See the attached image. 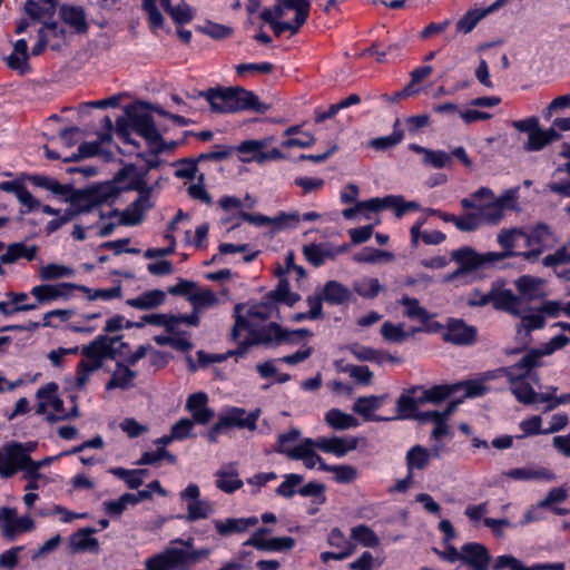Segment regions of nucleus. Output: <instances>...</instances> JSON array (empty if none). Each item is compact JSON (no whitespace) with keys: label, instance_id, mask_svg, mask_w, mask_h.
<instances>
[{"label":"nucleus","instance_id":"1","mask_svg":"<svg viewBox=\"0 0 570 570\" xmlns=\"http://www.w3.org/2000/svg\"><path fill=\"white\" fill-rule=\"evenodd\" d=\"M517 229L502 230L498 235V243L504 252L479 253L471 246H462L451 252V259L459 266L455 271L443 276V283L450 284L461 281L462 285H469L476 281L483 279L481 269L501 262L508 257L519 256L514 252Z\"/></svg>","mask_w":570,"mask_h":570},{"label":"nucleus","instance_id":"2","mask_svg":"<svg viewBox=\"0 0 570 570\" xmlns=\"http://www.w3.org/2000/svg\"><path fill=\"white\" fill-rule=\"evenodd\" d=\"M189 98L204 97L210 106V110L216 114H235L243 110H250L257 114H265L269 105L262 102L259 98L250 90L243 87H210L204 91H197L195 95H188Z\"/></svg>","mask_w":570,"mask_h":570},{"label":"nucleus","instance_id":"3","mask_svg":"<svg viewBox=\"0 0 570 570\" xmlns=\"http://www.w3.org/2000/svg\"><path fill=\"white\" fill-rule=\"evenodd\" d=\"M240 308V305L235 307V323L230 332L233 342L238 341L242 332H247L256 345H264L265 347H275L285 343L295 344L301 338L313 335L308 328L287 330L276 322L257 327L246 316L239 314Z\"/></svg>","mask_w":570,"mask_h":570},{"label":"nucleus","instance_id":"4","mask_svg":"<svg viewBox=\"0 0 570 570\" xmlns=\"http://www.w3.org/2000/svg\"><path fill=\"white\" fill-rule=\"evenodd\" d=\"M122 335L109 337L107 335H98L89 345L82 348V355L87 360H81L77 366V375L73 380V389L82 387L91 372L102 366L105 358H115L121 355L120 350L115 348L116 342L120 341Z\"/></svg>","mask_w":570,"mask_h":570},{"label":"nucleus","instance_id":"5","mask_svg":"<svg viewBox=\"0 0 570 570\" xmlns=\"http://www.w3.org/2000/svg\"><path fill=\"white\" fill-rule=\"evenodd\" d=\"M210 550L168 547L145 560L146 570H191L193 566L208 558Z\"/></svg>","mask_w":570,"mask_h":570},{"label":"nucleus","instance_id":"6","mask_svg":"<svg viewBox=\"0 0 570 570\" xmlns=\"http://www.w3.org/2000/svg\"><path fill=\"white\" fill-rule=\"evenodd\" d=\"M59 16L62 23L52 20L38 28L37 42L31 48L32 56L41 55L48 46L52 50H60L68 45V36L63 24L71 26V7L61 6Z\"/></svg>","mask_w":570,"mask_h":570},{"label":"nucleus","instance_id":"7","mask_svg":"<svg viewBox=\"0 0 570 570\" xmlns=\"http://www.w3.org/2000/svg\"><path fill=\"white\" fill-rule=\"evenodd\" d=\"M58 6V0H27L23 6L27 18L17 22L16 33L21 35L38 22L45 26V22L52 21Z\"/></svg>","mask_w":570,"mask_h":570},{"label":"nucleus","instance_id":"8","mask_svg":"<svg viewBox=\"0 0 570 570\" xmlns=\"http://www.w3.org/2000/svg\"><path fill=\"white\" fill-rule=\"evenodd\" d=\"M57 390L58 385L50 382L37 392V399L39 401L37 413L46 414L47 420L51 422L63 420L68 415L62 400L57 396Z\"/></svg>","mask_w":570,"mask_h":570},{"label":"nucleus","instance_id":"9","mask_svg":"<svg viewBox=\"0 0 570 570\" xmlns=\"http://www.w3.org/2000/svg\"><path fill=\"white\" fill-rule=\"evenodd\" d=\"M35 528L30 517H18L13 508H0V531L4 539L13 541L19 534L29 532Z\"/></svg>","mask_w":570,"mask_h":570},{"label":"nucleus","instance_id":"10","mask_svg":"<svg viewBox=\"0 0 570 570\" xmlns=\"http://www.w3.org/2000/svg\"><path fill=\"white\" fill-rule=\"evenodd\" d=\"M490 303L497 311H504L514 315L519 314L517 309V305L519 304L518 296H515L511 289L501 288L495 284L492 285L490 292L487 293L481 301H471L470 306L483 307Z\"/></svg>","mask_w":570,"mask_h":570},{"label":"nucleus","instance_id":"11","mask_svg":"<svg viewBox=\"0 0 570 570\" xmlns=\"http://www.w3.org/2000/svg\"><path fill=\"white\" fill-rule=\"evenodd\" d=\"M126 114L131 121V129L146 140L148 147L154 146L155 140H160V132L151 115L130 108H127Z\"/></svg>","mask_w":570,"mask_h":570},{"label":"nucleus","instance_id":"12","mask_svg":"<svg viewBox=\"0 0 570 570\" xmlns=\"http://www.w3.org/2000/svg\"><path fill=\"white\" fill-rule=\"evenodd\" d=\"M421 385L404 389L395 402V416L397 420H413L417 415Z\"/></svg>","mask_w":570,"mask_h":570},{"label":"nucleus","instance_id":"13","mask_svg":"<svg viewBox=\"0 0 570 570\" xmlns=\"http://www.w3.org/2000/svg\"><path fill=\"white\" fill-rule=\"evenodd\" d=\"M476 334V328L468 325L463 320L449 318L443 340L454 345H471L474 343Z\"/></svg>","mask_w":570,"mask_h":570},{"label":"nucleus","instance_id":"14","mask_svg":"<svg viewBox=\"0 0 570 570\" xmlns=\"http://www.w3.org/2000/svg\"><path fill=\"white\" fill-rule=\"evenodd\" d=\"M10 449L16 453L14 459H8L7 461L9 469H12L10 478L18 471H23L28 480L40 479L39 470L43 466V462L32 461L30 455H27L20 445H10Z\"/></svg>","mask_w":570,"mask_h":570},{"label":"nucleus","instance_id":"15","mask_svg":"<svg viewBox=\"0 0 570 570\" xmlns=\"http://www.w3.org/2000/svg\"><path fill=\"white\" fill-rule=\"evenodd\" d=\"M492 556L489 549L480 542L463 544L462 563L472 570H489Z\"/></svg>","mask_w":570,"mask_h":570},{"label":"nucleus","instance_id":"16","mask_svg":"<svg viewBox=\"0 0 570 570\" xmlns=\"http://www.w3.org/2000/svg\"><path fill=\"white\" fill-rule=\"evenodd\" d=\"M556 352L553 345H551V341L543 344L541 347L530 348L519 361L518 366L527 370L532 382L538 383L539 374L534 372V370L542 367L543 362L542 357L546 355H551Z\"/></svg>","mask_w":570,"mask_h":570},{"label":"nucleus","instance_id":"17","mask_svg":"<svg viewBox=\"0 0 570 570\" xmlns=\"http://www.w3.org/2000/svg\"><path fill=\"white\" fill-rule=\"evenodd\" d=\"M316 439L306 438L298 445L292 448L288 451V459L295 461H303L306 469H314L318 463V470L322 471V462H325L321 455H318L314 449H316Z\"/></svg>","mask_w":570,"mask_h":570},{"label":"nucleus","instance_id":"18","mask_svg":"<svg viewBox=\"0 0 570 570\" xmlns=\"http://www.w3.org/2000/svg\"><path fill=\"white\" fill-rule=\"evenodd\" d=\"M258 412L259 411L256 410L255 412L247 413L245 409L234 406L224 415H220L219 419L226 429L239 428L254 431L257 428Z\"/></svg>","mask_w":570,"mask_h":570},{"label":"nucleus","instance_id":"19","mask_svg":"<svg viewBox=\"0 0 570 570\" xmlns=\"http://www.w3.org/2000/svg\"><path fill=\"white\" fill-rule=\"evenodd\" d=\"M121 181L116 180V175L112 180L101 183L87 191L88 202L91 205H100L108 202H114L122 191H126Z\"/></svg>","mask_w":570,"mask_h":570},{"label":"nucleus","instance_id":"20","mask_svg":"<svg viewBox=\"0 0 570 570\" xmlns=\"http://www.w3.org/2000/svg\"><path fill=\"white\" fill-rule=\"evenodd\" d=\"M316 449L325 453H332L337 458L345 456L350 451L355 450L358 445V440L357 438L354 436H351L348 439L340 436H322L316 439Z\"/></svg>","mask_w":570,"mask_h":570},{"label":"nucleus","instance_id":"21","mask_svg":"<svg viewBox=\"0 0 570 570\" xmlns=\"http://www.w3.org/2000/svg\"><path fill=\"white\" fill-rule=\"evenodd\" d=\"M462 386V383L436 384L428 389L424 385H421L422 390H420L419 401L423 404H440L452 396L455 392L460 391Z\"/></svg>","mask_w":570,"mask_h":570},{"label":"nucleus","instance_id":"22","mask_svg":"<svg viewBox=\"0 0 570 570\" xmlns=\"http://www.w3.org/2000/svg\"><path fill=\"white\" fill-rule=\"evenodd\" d=\"M149 171L150 170H147L146 166L144 168H137L134 164H126L116 173V180L125 183L127 177L130 174H134L135 179L124 186L125 190H147V187H150L146 181V177Z\"/></svg>","mask_w":570,"mask_h":570},{"label":"nucleus","instance_id":"23","mask_svg":"<svg viewBox=\"0 0 570 570\" xmlns=\"http://www.w3.org/2000/svg\"><path fill=\"white\" fill-rule=\"evenodd\" d=\"M273 137H266L263 139H248L242 141L238 146L234 147V153L238 154V160L244 164L257 163L259 154H262V149H265Z\"/></svg>","mask_w":570,"mask_h":570},{"label":"nucleus","instance_id":"24","mask_svg":"<svg viewBox=\"0 0 570 570\" xmlns=\"http://www.w3.org/2000/svg\"><path fill=\"white\" fill-rule=\"evenodd\" d=\"M151 204L140 206V200L132 202L126 209L119 212L118 209H110L108 214H102V217H116L119 216V224L122 226H136L141 219L144 212L149 209Z\"/></svg>","mask_w":570,"mask_h":570},{"label":"nucleus","instance_id":"25","mask_svg":"<svg viewBox=\"0 0 570 570\" xmlns=\"http://www.w3.org/2000/svg\"><path fill=\"white\" fill-rule=\"evenodd\" d=\"M562 135L553 127L549 129L537 128L531 135L528 136V141L524 144L525 151H540L550 144L560 140Z\"/></svg>","mask_w":570,"mask_h":570},{"label":"nucleus","instance_id":"26","mask_svg":"<svg viewBox=\"0 0 570 570\" xmlns=\"http://www.w3.org/2000/svg\"><path fill=\"white\" fill-rule=\"evenodd\" d=\"M28 180L40 188L51 191V194L65 202H71V185L60 184L58 180L43 176V175H30Z\"/></svg>","mask_w":570,"mask_h":570},{"label":"nucleus","instance_id":"27","mask_svg":"<svg viewBox=\"0 0 570 570\" xmlns=\"http://www.w3.org/2000/svg\"><path fill=\"white\" fill-rule=\"evenodd\" d=\"M7 65L20 75H26L30 71L28 41L26 38H21L13 43V51L7 58Z\"/></svg>","mask_w":570,"mask_h":570},{"label":"nucleus","instance_id":"28","mask_svg":"<svg viewBox=\"0 0 570 570\" xmlns=\"http://www.w3.org/2000/svg\"><path fill=\"white\" fill-rule=\"evenodd\" d=\"M265 299H268V304H285L293 307L301 299V295L291 291V284L287 278H281L275 289L265 294Z\"/></svg>","mask_w":570,"mask_h":570},{"label":"nucleus","instance_id":"29","mask_svg":"<svg viewBox=\"0 0 570 570\" xmlns=\"http://www.w3.org/2000/svg\"><path fill=\"white\" fill-rule=\"evenodd\" d=\"M98 530L91 527L79 528L73 532V552L98 553V540L94 537Z\"/></svg>","mask_w":570,"mask_h":570},{"label":"nucleus","instance_id":"30","mask_svg":"<svg viewBox=\"0 0 570 570\" xmlns=\"http://www.w3.org/2000/svg\"><path fill=\"white\" fill-rule=\"evenodd\" d=\"M136 377L137 372L130 370L129 365H124L121 362H117L116 370L112 372L110 380L106 384V390H128L134 386Z\"/></svg>","mask_w":570,"mask_h":570},{"label":"nucleus","instance_id":"31","mask_svg":"<svg viewBox=\"0 0 570 570\" xmlns=\"http://www.w3.org/2000/svg\"><path fill=\"white\" fill-rule=\"evenodd\" d=\"M382 403V396H360L354 405L353 411L360 415H362L366 421H374V422H381V421H390V417H383L379 415H372L374 411H376Z\"/></svg>","mask_w":570,"mask_h":570},{"label":"nucleus","instance_id":"32","mask_svg":"<svg viewBox=\"0 0 570 570\" xmlns=\"http://www.w3.org/2000/svg\"><path fill=\"white\" fill-rule=\"evenodd\" d=\"M322 295L330 305H343L352 298L351 289L337 281L326 282Z\"/></svg>","mask_w":570,"mask_h":570},{"label":"nucleus","instance_id":"33","mask_svg":"<svg viewBox=\"0 0 570 570\" xmlns=\"http://www.w3.org/2000/svg\"><path fill=\"white\" fill-rule=\"evenodd\" d=\"M258 523L256 517L249 518H228L225 521L216 520L215 528L220 535H228L232 533L245 532L249 527H254Z\"/></svg>","mask_w":570,"mask_h":570},{"label":"nucleus","instance_id":"34","mask_svg":"<svg viewBox=\"0 0 570 570\" xmlns=\"http://www.w3.org/2000/svg\"><path fill=\"white\" fill-rule=\"evenodd\" d=\"M324 421L330 428L337 431H344L360 425L358 420L354 415L336 407L330 409L325 413Z\"/></svg>","mask_w":570,"mask_h":570},{"label":"nucleus","instance_id":"35","mask_svg":"<svg viewBox=\"0 0 570 570\" xmlns=\"http://www.w3.org/2000/svg\"><path fill=\"white\" fill-rule=\"evenodd\" d=\"M389 198L373 197L367 200L356 202L353 207H348L342 210V216L347 219H354L357 214L363 212L379 213L384 210V207L389 206Z\"/></svg>","mask_w":570,"mask_h":570},{"label":"nucleus","instance_id":"36","mask_svg":"<svg viewBox=\"0 0 570 570\" xmlns=\"http://www.w3.org/2000/svg\"><path fill=\"white\" fill-rule=\"evenodd\" d=\"M70 288L71 284L69 283H61L59 285L45 284L35 286L31 289V294L36 297L37 303L35 304L38 306L39 304L58 299L59 297L66 295V291Z\"/></svg>","mask_w":570,"mask_h":570},{"label":"nucleus","instance_id":"37","mask_svg":"<svg viewBox=\"0 0 570 570\" xmlns=\"http://www.w3.org/2000/svg\"><path fill=\"white\" fill-rule=\"evenodd\" d=\"M431 452L429 449L415 444L409 449L405 455L406 470L413 473L415 470H425L431 460Z\"/></svg>","mask_w":570,"mask_h":570},{"label":"nucleus","instance_id":"38","mask_svg":"<svg viewBox=\"0 0 570 570\" xmlns=\"http://www.w3.org/2000/svg\"><path fill=\"white\" fill-rule=\"evenodd\" d=\"M166 299L161 289H151L140 294L138 297L127 299V305L138 309H151L160 306Z\"/></svg>","mask_w":570,"mask_h":570},{"label":"nucleus","instance_id":"39","mask_svg":"<svg viewBox=\"0 0 570 570\" xmlns=\"http://www.w3.org/2000/svg\"><path fill=\"white\" fill-rule=\"evenodd\" d=\"M505 475L510 479L518 481H530V480H546L552 481L556 475L552 471L546 468L530 469V468H515L509 470Z\"/></svg>","mask_w":570,"mask_h":570},{"label":"nucleus","instance_id":"40","mask_svg":"<svg viewBox=\"0 0 570 570\" xmlns=\"http://www.w3.org/2000/svg\"><path fill=\"white\" fill-rule=\"evenodd\" d=\"M61 144L66 148L71 146V130L62 128L57 137L49 139L48 145L45 146L46 155L49 159H62L65 163L71 161V156H63L57 151L56 147Z\"/></svg>","mask_w":570,"mask_h":570},{"label":"nucleus","instance_id":"41","mask_svg":"<svg viewBox=\"0 0 570 570\" xmlns=\"http://www.w3.org/2000/svg\"><path fill=\"white\" fill-rule=\"evenodd\" d=\"M111 141V132H104L99 135V139L95 141H85L78 147V153L73 154V163L82 158L104 155L102 142Z\"/></svg>","mask_w":570,"mask_h":570},{"label":"nucleus","instance_id":"42","mask_svg":"<svg viewBox=\"0 0 570 570\" xmlns=\"http://www.w3.org/2000/svg\"><path fill=\"white\" fill-rule=\"evenodd\" d=\"M400 119L396 118L393 124L391 135L373 138L370 146L375 150L385 151L397 146L404 138V131L400 128Z\"/></svg>","mask_w":570,"mask_h":570},{"label":"nucleus","instance_id":"43","mask_svg":"<svg viewBox=\"0 0 570 570\" xmlns=\"http://www.w3.org/2000/svg\"><path fill=\"white\" fill-rule=\"evenodd\" d=\"M500 377H507L509 383H514L522 379H530L527 370L518 366V362L510 366L498 367L484 373V380H497Z\"/></svg>","mask_w":570,"mask_h":570},{"label":"nucleus","instance_id":"44","mask_svg":"<svg viewBox=\"0 0 570 570\" xmlns=\"http://www.w3.org/2000/svg\"><path fill=\"white\" fill-rule=\"evenodd\" d=\"M528 380L529 379H522L510 383V390L519 403L532 405L538 403V393L533 390Z\"/></svg>","mask_w":570,"mask_h":570},{"label":"nucleus","instance_id":"45","mask_svg":"<svg viewBox=\"0 0 570 570\" xmlns=\"http://www.w3.org/2000/svg\"><path fill=\"white\" fill-rule=\"evenodd\" d=\"M400 303L405 307L404 316L409 320H417L420 323H426L434 316L429 311L420 305V302L415 297L404 295Z\"/></svg>","mask_w":570,"mask_h":570},{"label":"nucleus","instance_id":"46","mask_svg":"<svg viewBox=\"0 0 570 570\" xmlns=\"http://www.w3.org/2000/svg\"><path fill=\"white\" fill-rule=\"evenodd\" d=\"M351 539L365 548H376L380 546V538L366 524H358L351 529Z\"/></svg>","mask_w":570,"mask_h":570},{"label":"nucleus","instance_id":"47","mask_svg":"<svg viewBox=\"0 0 570 570\" xmlns=\"http://www.w3.org/2000/svg\"><path fill=\"white\" fill-rule=\"evenodd\" d=\"M283 7L286 8V11H295L292 21L302 28L309 17L312 2L311 0H283Z\"/></svg>","mask_w":570,"mask_h":570},{"label":"nucleus","instance_id":"48","mask_svg":"<svg viewBox=\"0 0 570 570\" xmlns=\"http://www.w3.org/2000/svg\"><path fill=\"white\" fill-rule=\"evenodd\" d=\"M303 254L306 261L315 267L322 266L327 258L334 259L335 253L325 249L321 244H309L303 247Z\"/></svg>","mask_w":570,"mask_h":570},{"label":"nucleus","instance_id":"49","mask_svg":"<svg viewBox=\"0 0 570 570\" xmlns=\"http://www.w3.org/2000/svg\"><path fill=\"white\" fill-rule=\"evenodd\" d=\"M216 476V487L225 493H234L244 484L236 471L218 470Z\"/></svg>","mask_w":570,"mask_h":570},{"label":"nucleus","instance_id":"50","mask_svg":"<svg viewBox=\"0 0 570 570\" xmlns=\"http://www.w3.org/2000/svg\"><path fill=\"white\" fill-rule=\"evenodd\" d=\"M322 471L333 472L334 481L340 484H347L353 482L357 476V470L347 464L330 465L326 462H322Z\"/></svg>","mask_w":570,"mask_h":570},{"label":"nucleus","instance_id":"51","mask_svg":"<svg viewBox=\"0 0 570 570\" xmlns=\"http://www.w3.org/2000/svg\"><path fill=\"white\" fill-rule=\"evenodd\" d=\"M304 475L297 473H288L284 475V481L275 489L278 497L291 499L298 494V487L303 483Z\"/></svg>","mask_w":570,"mask_h":570},{"label":"nucleus","instance_id":"52","mask_svg":"<svg viewBox=\"0 0 570 570\" xmlns=\"http://www.w3.org/2000/svg\"><path fill=\"white\" fill-rule=\"evenodd\" d=\"M383 198H389V206L384 207V210L393 209L396 218L403 217L410 210L416 212L420 209L419 203L413 200L406 202L403 196L386 195Z\"/></svg>","mask_w":570,"mask_h":570},{"label":"nucleus","instance_id":"53","mask_svg":"<svg viewBox=\"0 0 570 570\" xmlns=\"http://www.w3.org/2000/svg\"><path fill=\"white\" fill-rule=\"evenodd\" d=\"M202 160H198L197 158H180L171 164V166L177 167L174 175L176 178L179 179H189L193 180L196 178V174L198 171V163Z\"/></svg>","mask_w":570,"mask_h":570},{"label":"nucleus","instance_id":"54","mask_svg":"<svg viewBox=\"0 0 570 570\" xmlns=\"http://www.w3.org/2000/svg\"><path fill=\"white\" fill-rule=\"evenodd\" d=\"M325 484L317 481H309L305 485L298 488V494L304 498H313V503L324 504L327 500L325 495Z\"/></svg>","mask_w":570,"mask_h":570},{"label":"nucleus","instance_id":"55","mask_svg":"<svg viewBox=\"0 0 570 570\" xmlns=\"http://www.w3.org/2000/svg\"><path fill=\"white\" fill-rule=\"evenodd\" d=\"M353 291L363 298H375L382 291L377 278H366L353 284Z\"/></svg>","mask_w":570,"mask_h":570},{"label":"nucleus","instance_id":"56","mask_svg":"<svg viewBox=\"0 0 570 570\" xmlns=\"http://www.w3.org/2000/svg\"><path fill=\"white\" fill-rule=\"evenodd\" d=\"M73 291H81L88 294L89 299H104L109 301L112 298L121 297V286L117 285L110 288H99L95 289L94 292L90 288H87L81 285L73 284Z\"/></svg>","mask_w":570,"mask_h":570},{"label":"nucleus","instance_id":"57","mask_svg":"<svg viewBox=\"0 0 570 570\" xmlns=\"http://www.w3.org/2000/svg\"><path fill=\"white\" fill-rule=\"evenodd\" d=\"M381 334L387 342L402 343L410 337V334L404 331L403 324H393L390 321L383 323Z\"/></svg>","mask_w":570,"mask_h":570},{"label":"nucleus","instance_id":"58","mask_svg":"<svg viewBox=\"0 0 570 570\" xmlns=\"http://www.w3.org/2000/svg\"><path fill=\"white\" fill-rule=\"evenodd\" d=\"M484 17V12H482L481 9H471L458 20L456 30L459 32L469 33Z\"/></svg>","mask_w":570,"mask_h":570},{"label":"nucleus","instance_id":"59","mask_svg":"<svg viewBox=\"0 0 570 570\" xmlns=\"http://www.w3.org/2000/svg\"><path fill=\"white\" fill-rule=\"evenodd\" d=\"M188 301L194 309L198 312L200 308L210 307L217 304L218 298L212 289H203L188 296Z\"/></svg>","mask_w":570,"mask_h":570},{"label":"nucleus","instance_id":"60","mask_svg":"<svg viewBox=\"0 0 570 570\" xmlns=\"http://www.w3.org/2000/svg\"><path fill=\"white\" fill-rule=\"evenodd\" d=\"M328 546L338 549V551H347L351 548V556L355 551V543L348 540L340 528H333L327 535Z\"/></svg>","mask_w":570,"mask_h":570},{"label":"nucleus","instance_id":"61","mask_svg":"<svg viewBox=\"0 0 570 570\" xmlns=\"http://www.w3.org/2000/svg\"><path fill=\"white\" fill-rule=\"evenodd\" d=\"M342 373H348L357 384L370 385L373 381V372L366 365H346V368H341Z\"/></svg>","mask_w":570,"mask_h":570},{"label":"nucleus","instance_id":"62","mask_svg":"<svg viewBox=\"0 0 570 570\" xmlns=\"http://www.w3.org/2000/svg\"><path fill=\"white\" fill-rule=\"evenodd\" d=\"M71 269L66 265L48 264L39 269V277L42 281L60 279L68 276Z\"/></svg>","mask_w":570,"mask_h":570},{"label":"nucleus","instance_id":"63","mask_svg":"<svg viewBox=\"0 0 570 570\" xmlns=\"http://www.w3.org/2000/svg\"><path fill=\"white\" fill-rule=\"evenodd\" d=\"M197 30L216 40L226 39L233 35L230 27L213 21H207L204 27H198Z\"/></svg>","mask_w":570,"mask_h":570},{"label":"nucleus","instance_id":"64","mask_svg":"<svg viewBox=\"0 0 570 570\" xmlns=\"http://www.w3.org/2000/svg\"><path fill=\"white\" fill-rule=\"evenodd\" d=\"M271 219L272 226L277 230L295 228L299 222V214L297 212H279L276 216L271 217Z\"/></svg>","mask_w":570,"mask_h":570}]
</instances>
